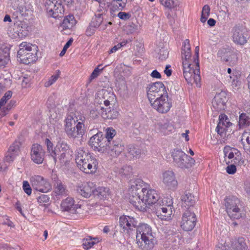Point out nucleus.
<instances>
[{"label":"nucleus","instance_id":"f257e3e1","mask_svg":"<svg viewBox=\"0 0 250 250\" xmlns=\"http://www.w3.org/2000/svg\"><path fill=\"white\" fill-rule=\"evenodd\" d=\"M182 64L183 67V75L186 81L188 83H192V81L196 84L197 86L200 87V75L199 62V46L195 47V52L196 57L191 58V53L189 41L186 39L181 49Z\"/></svg>","mask_w":250,"mask_h":250},{"label":"nucleus","instance_id":"f03ea898","mask_svg":"<svg viewBox=\"0 0 250 250\" xmlns=\"http://www.w3.org/2000/svg\"><path fill=\"white\" fill-rule=\"evenodd\" d=\"M84 118L82 115L76 114L67 116L65 120L64 130L68 138L75 139L83 137L85 131L83 123Z\"/></svg>","mask_w":250,"mask_h":250},{"label":"nucleus","instance_id":"7ed1b4c3","mask_svg":"<svg viewBox=\"0 0 250 250\" xmlns=\"http://www.w3.org/2000/svg\"><path fill=\"white\" fill-rule=\"evenodd\" d=\"M136 241L138 246L142 250H149L153 248L154 237L149 226L146 224L137 226Z\"/></svg>","mask_w":250,"mask_h":250},{"label":"nucleus","instance_id":"20e7f679","mask_svg":"<svg viewBox=\"0 0 250 250\" xmlns=\"http://www.w3.org/2000/svg\"><path fill=\"white\" fill-rule=\"evenodd\" d=\"M17 57L22 63L28 64L37 59L38 46L26 42H22L19 45Z\"/></svg>","mask_w":250,"mask_h":250},{"label":"nucleus","instance_id":"39448f33","mask_svg":"<svg viewBox=\"0 0 250 250\" xmlns=\"http://www.w3.org/2000/svg\"><path fill=\"white\" fill-rule=\"evenodd\" d=\"M148 185L145 183L142 179H137L131 182L130 188H129V200L130 203L133 206L136 204H138V207L143 204L141 201L140 198L144 193V191ZM141 207V205L140 206Z\"/></svg>","mask_w":250,"mask_h":250},{"label":"nucleus","instance_id":"423d86ee","mask_svg":"<svg viewBox=\"0 0 250 250\" xmlns=\"http://www.w3.org/2000/svg\"><path fill=\"white\" fill-rule=\"evenodd\" d=\"M174 165L181 168H188L195 163V160L181 149H174L171 152Z\"/></svg>","mask_w":250,"mask_h":250},{"label":"nucleus","instance_id":"0eeeda50","mask_svg":"<svg viewBox=\"0 0 250 250\" xmlns=\"http://www.w3.org/2000/svg\"><path fill=\"white\" fill-rule=\"evenodd\" d=\"M159 199V195L157 191L153 189L146 188L144 191V193L140 198V200L143 202V205L141 204L138 207V204H135L134 207L140 211H145L146 210L147 206L155 204Z\"/></svg>","mask_w":250,"mask_h":250},{"label":"nucleus","instance_id":"6e6552de","mask_svg":"<svg viewBox=\"0 0 250 250\" xmlns=\"http://www.w3.org/2000/svg\"><path fill=\"white\" fill-rule=\"evenodd\" d=\"M225 206L226 211L231 218L239 219L241 217L239 206L240 200L234 196L227 197L225 199Z\"/></svg>","mask_w":250,"mask_h":250},{"label":"nucleus","instance_id":"1a4fd4ad","mask_svg":"<svg viewBox=\"0 0 250 250\" xmlns=\"http://www.w3.org/2000/svg\"><path fill=\"white\" fill-rule=\"evenodd\" d=\"M115 95L113 92L108 91L105 89H101L98 91L95 96V103L99 104L97 110L101 109V106L107 107L110 105L111 103L114 102Z\"/></svg>","mask_w":250,"mask_h":250},{"label":"nucleus","instance_id":"9d476101","mask_svg":"<svg viewBox=\"0 0 250 250\" xmlns=\"http://www.w3.org/2000/svg\"><path fill=\"white\" fill-rule=\"evenodd\" d=\"M231 33L232 41L238 45H244L249 38L248 31L241 25L234 26L231 30Z\"/></svg>","mask_w":250,"mask_h":250},{"label":"nucleus","instance_id":"9b49d317","mask_svg":"<svg viewBox=\"0 0 250 250\" xmlns=\"http://www.w3.org/2000/svg\"><path fill=\"white\" fill-rule=\"evenodd\" d=\"M45 7L49 17L56 19L61 17L63 14V7L58 0H46Z\"/></svg>","mask_w":250,"mask_h":250},{"label":"nucleus","instance_id":"f8f14e48","mask_svg":"<svg viewBox=\"0 0 250 250\" xmlns=\"http://www.w3.org/2000/svg\"><path fill=\"white\" fill-rule=\"evenodd\" d=\"M45 7L49 17L56 19L61 17L63 14V7L58 0H46Z\"/></svg>","mask_w":250,"mask_h":250},{"label":"nucleus","instance_id":"ddd939ff","mask_svg":"<svg viewBox=\"0 0 250 250\" xmlns=\"http://www.w3.org/2000/svg\"><path fill=\"white\" fill-rule=\"evenodd\" d=\"M167 93L166 87L161 82L149 84L147 91V95L150 103Z\"/></svg>","mask_w":250,"mask_h":250},{"label":"nucleus","instance_id":"4468645a","mask_svg":"<svg viewBox=\"0 0 250 250\" xmlns=\"http://www.w3.org/2000/svg\"><path fill=\"white\" fill-rule=\"evenodd\" d=\"M150 104L153 108L161 113L167 112L172 106L171 103L168 98L167 93L156 99Z\"/></svg>","mask_w":250,"mask_h":250},{"label":"nucleus","instance_id":"2eb2a0df","mask_svg":"<svg viewBox=\"0 0 250 250\" xmlns=\"http://www.w3.org/2000/svg\"><path fill=\"white\" fill-rule=\"evenodd\" d=\"M30 182L33 189L40 192H47L52 188L50 184L39 175H35L31 177Z\"/></svg>","mask_w":250,"mask_h":250},{"label":"nucleus","instance_id":"dca6fc26","mask_svg":"<svg viewBox=\"0 0 250 250\" xmlns=\"http://www.w3.org/2000/svg\"><path fill=\"white\" fill-rule=\"evenodd\" d=\"M105 138L103 136L102 132H98L93 135L90 139L89 144L95 150H97L101 153L105 152L106 149Z\"/></svg>","mask_w":250,"mask_h":250},{"label":"nucleus","instance_id":"f3484780","mask_svg":"<svg viewBox=\"0 0 250 250\" xmlns=\"http://www.w3.org/2000/svg\"><path fill=\"white\" fill-rule=\"evenodd\" d=\"M196 221L195 213L187 210L183 215L181 226L185 231H190L194 228Z\"/></svg>","mask_w":250,"mask_h":250},{"label":"nucleus","instance_id":"a211bd4d","mask_svg":"<svg viewBox=\"0 0 250 250\" xmlns=\"http://www.w3.org/2000/svg\"><path fill=\"white\" fill-rule=\"evenodd\" d=\"M224 153L225 157H227L231 160V161H229V163H233L239 166L244 164V160H242L241 153L237 149L225 146L224 148Z\"/></svg>","mask_w":250,"mask_h":250},{"label":"nucleus","instance_id":"6ab92c4d","mask_svg":"<svg viewBox=\"0 0 250 250\" xmlns=\"http://www.w3.org/2000/svg\"><path fill=\"white\" fill-rule=\"evenodd\" d=\"M137 221L132 217L123 215L120 217L119 225L125 233H129L137 227Z\"/></svg>","mask_w":250,"mask_h":250},{"label":"nucleus","instance_id":"aec40b11","mask_svg":"<svg viewBox=\"0 0 250 250\" xmlns=\"http://www.w3.org/2000/svg\"><path fill=\"white\" fill-rule=\"evenodd\" d=\"M162 182L168 189L174 190L178 186L175 175L172 170H167L162 174Z\"/></svg>","mask_w":250,"mask_h":250},{"label":"nucleus","instance_id":"412c9836","mask_svg":"<svg viewBox=\"0 0 250 250\" xmlns=\"http://www.w3.org/2000/svg\"><path fill=\"white\" fill-rule=\"evenodd\" d=\"M82 206L75 204L74 198L68 197L62 200L61 204V208L62 211L70 212L72 213H81L80 209Z\"/></svg>","mask_w":250,"mask_h":250},{"label":"nucleus","instance_id":"4be33fe9","mask_svg":"<svg viewBox=\"0 0 250 250\" xmlns=\"http://www.w3.org/2000/svg\"><path fill=\"white\" fill-rule=\"evenodd\" d=\"M53 191L52 195L54 199H59L63 196L68 195L69 191L66 188V186L57 177L53 178Z\"/></svg>","mask_w":250,"mask_h":250},{"label":"nucleus","instance_id":"5701e85b","mask_svg":"<svg viewBox=\"0 0 250 250\" xmlns=\"http://www.w3.org/2000/svg\"><path fill=\"white\" fill-rule=\"evenodd\" d=\"M172 201L169 200V204L158 206L156 209L157 216L162 220H167L170 219L172 214Z\"/></svg>","mask_w":250,"mask_h":250},{"label":"nucleus","instance_id":"b1692460","mask_svg":"<svg viewBox=\"0 0 250 250\" xmlns=\"http://www.w3.org/2000/svg\"><path fill=\"white\" fill-rule=\"evenodd\" d=\"M45 151L39 144L33 145L31 151L32 160L38 164H42L44 160Z\"/></svg>","mask_w":250,"mask_h":250},{"label":"nucleus","instance_id":"393cba45","mask_svg":"<svg viewBox=\"0 0 250 250\" xmlns=\"http://www.w3.org/2000/svg\"><path fill=\"white\" fill-rule=\"evenodd\" d=\"M98 162L97 160L92 157L90 159H86L81 165H77L78 168L85 173H94L97 168Z\"/></svg>","mask_w":250,"mask_h":250},{"label":"nucleus","instance_id":"a878e982","mask_svg":"<svg viewBox=\"0 0 250 250\" xmlns=\"http://www.w3.org/2000/svg\"><path fill=\"white\" fill-rule=\"evenodd\" d=\"M106 149L104 153L108 154L113 157H116L124 150V146L121 143L112 141L106 145Z\"/></svg>","mask_w":250,"mask_h":250},{"label":"nucleus","instance_id":"bb28decb","mask_svg":"<svg viewBox=\"0 0 250 250\" xmlns=\"http://www.w3.org/2000/svg\"><path fill=\"white\" fill-rule=\"evenodd\" d=\"M197 199L196 193L195 194L194 192H191L190 190H187L181 197L182 206L186 208L192 207L195 204Z\"/></svg>","mask_w":250,"mask_h":250},{"label":"nucleus","instance_id":"cd10ccee","mask_svg":"<svg viewBox=\"0 0 250 250\" xmlns=\"http://www.w3.org/2000/svg\"><path fill=\"white\" fill-rule=\"evenodd\" d=\"M226 101L227 98L225 92H222L216 94L212 102L213 108L217 111L224 110L226 107Z\"/></svg>","mask_w":250,"mask_h":250},{"label":"nucleus","instance_id":"c85d7f7f","mask_svg":"<svg viewBox=\"0 0 250 250\" xmlns=\"http://www.w3.org/2000/svg\"><path fill=\"white\" fill-rule=\"evenodd\" d=\"M20 142H14L9 147L7 152L6 153L4 160L7 162H12L20 152L21 146Z\"/></svg>","mask_w":250,"mask_h":250},{"label":"nucleus","instance_id":"c756f323","mask_svg":"<svg viewBox=\"0 0 250 250\" xmlns=\"http://www.w3.org/2000/svg\"><path fill=\"white\" fill-rule=\"evenodd\" d=\"M94 184L92 182L82 184L77 188V192L85 198H88L93 194L94 191Z\"/></svg>","mask_w":250,"mask_h":250},{"label":"nucleus","instance_id":"7c9ffc66","mask_svg":"<svg viewBox=\"0 0 250 250\" xmlns=\"http://www.w3.org/2000/svg\"><path fill=\"white\" fill-rule=\"evenodd\" d=\"M230 125L231 123L227 115L224 114H221L219 117V123L216 129L218 134L223 136V134L227 131L228 127Z\"/></svg>","mask_w":250,"mask_h":250},{"label":"nucleus","instance_id":"2f4dec72","mask_svg":"<svg viewBox=\"0 0 250 250\" xmlns=\"http://www.w3.org/2000/svg\"><path fill=\"white\" fill-rule=\"evenodd\" d=\"M98 112L104 119L113 120L116 119L119 115L118 112L115 109H111L109 106L107 107L101 106V109H99Z\"/></svg>","mask_w":250,"mask_h":250},{"label":"nucleus","instance_id":"473e14b6","mask_svg":"<svg viewBox=\"0 0 250 250\" xmlns=\"http://www.w3.org/2000/svg\"><path fill=\"white\" fill-rule=\"evenodd\" d=\"M93 156L87 151H85L83 148H79L75 154V161L77 165H81L86 159H90Z\"/></svg>","mask_w":250,"mask_h":250},{"label":"nucleus","instance_id":"72a5a7b5","mask_svg":"<svg viewBox=\"0 0 250 250\" xmlns=\"http://www.w3.org/2000/svg\"><path fill=\"white\" fill-rule=\"evenodd\" d=\"M76 23V21L73 15H68L66 16L62 22L61 25V27L62 29H71Z\"/></svg>","mask_w":250,"mask_h":250},{"label":"nucleus","instance_id":"f704fd0d","mask_svg":"<svg viewBox=\"0 0 250 250\" xmlns=\"http://www.w3.org/2000/svg\"><path fill=\"white\" fill-rule=\"evenodd\" d=\"M93 195L99 199H104L109 195V189L104 187H99L96 188L94 186Z\"/></svg>","mask_w":250,"mask_h":250},{"label":"nucleus","instance_id":"c9c22d12","mask_svg":"<svg viewBox=\"0 0 250 250\" xmlns=\"http://www.w3.org/2000/svg\"><path fill=\"white\" fill-rule=\"evenodd\" d=\"M69 145L64 142L58 144L54 149V151H52L51 156L52 157H55V154H58V153H60L62 152L67 153L69 152Z\"/></svg>","mask_w":250,"mask_h":250},{"label":"nucleus","instance_id":"e433bc0d","mask_svg":"<svg viewBox=\"0 0 250 250\" xmlns=\"http://www.w3.org/2000/svg\"><path fill=\"white\" fill-rule=\"evenodd\" d=\"M18 11L22 16H28L29 13H30L31 5L30 4L21 2L18 4L17 7Z\"/></svg>","mask_w":250,"mask_h":250},{"label":"nucleus","instance_id":"4c0bfd02","mask_svg":"<svg viewBox=\"0 0 250 250\" xmlns=\"http://www.w3.org/2000/svg\"><path fill=\"white\" fill-rule=\"evenodd\" d=\"M250 117L248 113H242L239 116V126L240 127H245L250 125Z\"/></svg>","mask_w":250,"mask_h":250},{"label":"nucleus","instance_id":"58836bf2","mask_svg":"<svg viewBox=\"0 0 250 250\" xmlns=\"http://www.w3.org/2000/svg\"><path fill=\"white\" fill-rule=\"evenodd\" d=\"M230 52L225 62H228L231 64H235L238 60L239 53L234 51L231 48L230 49Z\"/></svg>","mask_w":250,"mask_h":250},{"label":"nucleus","instance_id":"ea45409f","mask_svg":"<svg viewBox=\"0 0 250 250\" xmlns=\"http://www.w3.org/2000/svg\"><path fill=\"white\" fill-rule=\"evenodd\" d=\"M9 61V53L7 49L0 48V67L5 66Z\"/></svg>","mask_w":250,"mask_h":250},{"label":"nucleus","instance_id":"a19ab883","mask_svg":"<svg viewBox=\"0 0 250 250\" xmlns=\"http://www.w3.org/2000/svg\"><path fill=\"white\" fill-rule=\"evenodd\" d=\"M230 47L229 46L223 47L219 49L217 52V55L221 61L224 62L226 61L229 53H230Z\"/></svg>","mask_w":250,"mask_h":250},{"label":"nucleus","instance_id":"79ce46f5","mask_svg":"<svg viewBox=\"0 0 250 250\" xmlns=\"http://www.w3.org/2000/svg\"><path fill=\"white\" fill-rule=\"evenodd\" d=\"M127 153L128 156L131 158H139L141 153V150L133 145H129L128 146Z\"/></svg>","mask_w":250,"mask_h":250},{"label":"nucleus","instance_id":"37998d69","mask_svg":"<svg viewBox=\"0 0 250 250\" xmlns=\"http://www.w3.org/2000/svg\"><path fill=\"white\" fill-rule=\"evenodd\" d=\"M232 248L234 250H245L246 249V244L244 238L243 237L238 238L233 242Z\"/></svg>","mask_w":250,"mask_h":250},{"label":"nucleus","instance_id":"c03bdc74","mask_svg":"<svg viewBox=\"0 0 250 250\" xmlns=\"http://www.w3.org/2000/svg\"><path fill=\"white\" fill-rule=\"evenodd\" d=\"M225 77L226 81L230 83L233 87L237 86L240 83L238 80V77L234 75L233 73L226 75Z\"/></svg>","mask_w":250,"mask_h":250},{"label":"nucleus","instance_id":"a18cd8bd","mask_svg":"<svg viewBox=\"0 0 250 250\" xmlns=\"http://www.w3.org/2000/svg\"><path fill=\"white\" fill-rule=\"evenodd\" d=\"M159 1L163 6L169 9L177 6V3L175 0H159Z\"/></svg>","mask_w":250,"mask_h":250},{"label":"nucleus","instance_id":"49530a36","mask_svg":"<svg viewBox=\"0 0 250 250\" xmlns=\"http://www.w3.org/2000/svg\"><path fill=\"white\" fill-rule=\"evenodd\" d=\"M103 21V15L98 14L96 15L95 17L93 18L90 24L91 25V26L94 27V28H97L99 27V26L102 23Z\"/></svg>","mask_w":250,"mask_h":250},{"label":"nucleus","instance_id":"de8ad7c7","mask_svg":"<svg viewBox=\"0 0 250 250\" xmlns=\"http://www.w3.org/2000/svg\"><path fill=\"white\" fill-rule=\"evenodd\" d=\"M97 240V238H92V237H89L88 238H86L83 240V247L85 250H88L89 248H91L94 245H95L96 243H98V241Z\"/></svg>","mask_w":250,"mask_h":250},{"label":"nucleus","instance_id":"09e8293b","mask_svg":"<svg viewBox=\"0 0 250 250\" xmlns=\"http://www.w3.org/2000/svg\"><path fill=\"white\" fill-rule=\"evenodd\" d=\"M210 10V7L208 5H205L203 6L200 19L202 22L205 23L206 21L209 16Z\"/></svg>","mask_w":250,"mask_h":250},{"label":"nucleus","instance_id":"8fccbe9b","mask_svg":"<svg viewBox=\"0 0 250 250\" xmlns=\"http://www.w3.org/2000/svg\"><path fill=\"white\" fill-rule=\"evenodd\" d=\"M132 172V168L129 166H124L119 170V174L122 177L129 176Z\"/></svg>","mask_w":250,"mask_h":250},{"label":"nucleus","instance_id":"3c124183","mask_svg":"<svg viewBox=\"0 0 250 250\" xmlns=\"http://www.w3.org/2000/svg\"><path fill=\"white\" fill-rule=\"evenodd\" d=\"M116 134V131L113 128L108 127L107 128L106 132V137L105 138L106 141V144H110V142H111V140L113 139Z\"/></svg>","mask_w":250,"mask_h":250},{"label":"nucleus","instance_id":"603ef678","mask_svg":"<svg viewBox=\"0 0 250 250\" xmlns=\"http://www.w3.org/2000/svg\"><path fill=\"white\" fill-rule=\"evenodd\" d=\"M61 72L59 70L56 71V73L52 75L48 80L47 82H46L44 85L45 87H49L53 84L56 81L58 80L59 77H60Z\"/></svg>","mask_w":250,"mask_h":250},{"label":"nucleus","instance_id":"864d4df0","mask_svg":"<svg viewBox=\"0 0 250 250\" xmlns=\"http://www.w3.org/2000/svg\"><path fill=\"white\" fill-rule=\"evenodd\" d=\"M12 92L10 90L4 94V96L0 99V109L6 104L7 101L12 97Z\"/></svg>","mask_w":250,"mask_h":250},{"label":"nucleus","instance_id":"5fc2aeb1","mask_svg":"<svg viewBox=\"0 0 250 250\" xmlns=\"http://www.w3.org/2000/svg\"><path fill=\"white\" fill-rule=\"evenodd\" d=\"M16 101L11 100L10 102L6 105V106L3 107L1 110V113L0 114L2 117L5 116L9 110H10L13 106L15 105Z\"/></svg>","mask_w":250,"mask_h":250},{"label":"nucleus","instance_id":"6e6d98bb","mask_svg":"<svg viewBox=\"0 0 250 250\" xmlns=\"http://www.w3.org/2000/svg\"><path fill=\"white\" fill-rule=\"evenodd\" d=\"M21 85L22 87L27 88L30 86L31 78L30 76L25 75L22 77Z\"/></svg>","mask_w":250,"mask_h":250},{"label":"nucleus","instance_id":"4d7b16f0","mask_svg":"<svg viewBox=\"0 0 250 250\" xmlns=\"http://www.w3.org/2000/svg\"><path fill=\"white\" fill-rule=\"evenodd\" d=\"M67 154L68 153L64 152L58 153V154H55V157H52L54 163H56L58 159H59L61 163L64 162Z\"/></svg>","mask_w":250,"mask_h":250},{"label":"nucleus","instance_id":"13d9d810","mask_svg":"<svg viewBox=\"0 0 250 250\" xmlns=\"http://www.w3.org/2000/svg\"><path fill=\"white\" fill-rule=\"evenodd\" d=\"M101 66V65L100 64L98 67L94 69L89 78L90 81L97 77L99 76L100 72L103 70L104 68H100Z\"/></svg>","mask_w":250,"mask_h":250},{"label":"nucleus","instance_id":"bf43d9fd","mask_svg":"<svg viewBox=\"0 0 250 250\" xmlns=\"http://www.w3.org/2000/svg\"><path fill=\"white\" fill-rule=\"evenodd\" d=\"M242 140H245L247 144L250 146V129H247L242 134Z\"/></svg>","mask_w":250,"mask_h":250},{"label":"nucleus","instance_id":"052dcab7","mask_svg":"<svg viewBox=\"0 0 250 250\" xmlns=\"http://www.w3.org/2000/svg\"><path fill=\"white\" fill-rule=\"evenodd\" d=\"M22 187L24 192L27 195H30L31 194L32 189L27 181H23Z\"/></svg>","mask_w":250,"mask_h":250},{"label":"nucleus","instance_id":"680f3d73","mask_svg":"<svg viewBox=\"0 0 250 250\" xmlns=\"http://www.w3.org/2000/svg\"><path fill=\"white\" fill-rule=\"evenodd\" d=\"M159 59L164 60L167 58L168 55V52L167 50L162 48L160 50L159 52Z\"/></svg>","mask_w":250,"mask_h":250},{"label":"nucleus","instance_id":"e2e57ef3","mask_svg":"<svg viewBox=\"0 0 250 250\" xmlns=\"http://www.w3.org/2000/svg\"><path fill=\"white\" fill-rule=\"evenodd\" d=\"M73 41V40L72 38H71L66 43V44L63 46V48L62 51L61 52V53L60 54V56H63L65 54L67 49L72 44Z\"/></svg>","mask_w":250,"mask_h":250},{"label":"nucleus","instance_id":"0e129e2a","mask_svg":"<svg viewBox=\"0 0 250 250\" xmlns=\"http://www.w3.org/2000/svg\"><path fill=\"white\" fill-rule=\"evenodd\" d=\"M233 164L228 166L226 168L227 172L229 174H233L236 171V168L235 166V164L232 163Z\"/></svg>","mask_w":250,"mask_h":250},{"label":"nucleus","instance_id":"69168bd1","mask_svg":"<svg viewBox=\"0 0 250 250\" xmlns=\"http://www.w3.org/2000/svg\"><path fill=\"white\" fill-rule=\"evenodd\" d=\"M44 143L47 146V151L51 155V152L54 151V149H53V144L48 138H46L45 139Z\"/></svg>","mask_w":250,"mask_h":250},{"label":"nucleus","instance_id":"338daca9","mask_svg":"<svg viewBox=\"0 0 250 250\" xmlns=\"http://www.w3.org/2000/svg\"><path fill=\"white\" fill-rule=\"evenodd\" d=\"M113 1L118 4H116L115 6L117 7L119 10H122L125 7L126 1L125 2L123 1V0H113Z\"/></svg>","mask_w":250,"mask_h":250},{"label":"nucleus","instance_id":"774afa93","mask_svg":"<svg viewBox=\"0 0 250 250\" xmlns=\"http://www.w3.org/2000/svg\"><path fill=\"white\" fill-rule=\"evenodd\" d=\"M49 201V197L48 195L42 194L38 198V201L40 203H47Z\"/></svg>","mask_w":250,"mask_h":250}]
</instances>
